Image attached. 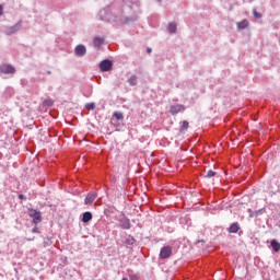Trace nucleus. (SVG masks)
<instances>
[{"label": "nucleus", "instance_id": "f257e3e1", "mask_svg": "<svg viewBox=\"0 0 280 280\" xmlns=\"http://www.w3.org/2000/svg\"><path fill=\"white\" fill-rule=\"evenodd\" d=\"M0 73H3L4 75H14V73H16V68L12 65L2 63L0 65Z\"/></svg>", "mask_w": 280, "mask_h": 280}, {"label": "nucleus", "instance_id": "f03ea898", "mask_svg": "<svg viewBox=\"0 0 280 280\" xmlns=\"http://www.w3.org/2000/svg\"><path fill=\"white\" fill-rule=\"evenodd\" d=\"M30 211V218H32L33 224H35V226L37 224H40V222H43V214L40 213V211L36 209H31Z\"/></svg>", "mask_w": 280, "mask_h": 280}, {"label": "nucleus", "instance_id": "7ed1b4c3", "mask_svg": "<svg viewBox=\"0 0 280 280\" xmlns=\"http://www.w3.org/2000/svg\"><path fill=\"white\" fill-rule=\"evenodd\" d=\"M120 229H124V231H130L132 229V224L130 223V219L126 217V214H122L121 218L118 220Z\"/></svg>", "mask_w": 280, "mask_h": 280}, {"label": "nucleus", "instance_id": "20e7f679", "mask_svg": "<svg viewBox=\"0 0 280 280\" xmlns=\"http://www.w3.org/2000/svg\"><path fill=\"white\" fill-rule=\"evenodd\" d=\"M172 257V246H163L160 250V259H170Z\"/></svg>", "mask_w": 280, "mask_h": 280}, {"label": "nucleus", "instance_id": "39448f33", "mask_svg": "<svg viewBox=\"0 0 280 280\" xmlns=\"http://www.w3.org/2000/svg\"><path fill=\"white\" fill-rule=\"evenodd\" d=\"M122 244H125L127 247L132 248L137 244V240H135V236L130 234H126L122 237Z\"/></svg>", "mask_w": 280, "mask_h": 280}, {"label": "nucleus", "instance_id": "423d86ee", "mask_svg": "<svg viewBox=\"0 0 280 280\" xmlns=\"http://www.w3.org/2000/svg\"><path fill=\"white\" fill-rule=\"evenodd\" d=\"M23 27V22L19 21L16 24L9 26L5 31L7 36H12V34H16L19 30Z\"/></svg>", "mask_w": 280, "mask_h": 280}, {"label": "nucleus", "instance_id": "0eeeda50", "mask_svg": "<svg viewBox=\"0 0 280 280\" xmlns=\"http://www.w3.org/2000/svg\"><path fill=\"white\" fill-rule=\"evenodd\" d=\"M100 70L103 72L113 71V61L109 59L102 60L100 62Z\"/></svg>", "mask_w": 280, "mask_h": 280}, {"label": "nucleus", "instance_id": "6e6552de", "mask_svg": "<svg viewBox=\"0 0 280 280\" xmlns=\"http://www.w3.org/2000/svg\"><path fill=\"white\" fill-rule=\"evenodd\" d=\"M74 56H78V58H83V56H86V46L79 44L74 48Z\"/></svg>", "mask_w": 280, "mask_h": 280}, {"label": "nucleus", "instance_id": "1a4fd4ad", "mask_svg": "<svg viewBox=\"0 0 280 280\" xmlns=\"http://www.w3.org/2000/svg\"><path fill=\"white\" fill-rule=\"evenodd\" d=\"M171 115L175 116L178 115V113H185V105L175 104L170 107Z\"/></svg>", "mask_w": 280, "mask_h": 280}, {"label": "nucleus", "instance_id": "9d476101", "mask_svg": "<svg viewBox=\"0 0 280 280\" xmlns=\"http://www.w3.org/2000/svg\"><path fill=\"white\" fill-rule=\"evenodd\" d=\"M96 199H97V192L91 191L86 195V197L84 199V203L85 205H93V202H95Z\"/></svg>", "mask_w": 280, "mask_h": 280}, {"label": "nucleus", "instance_id": "9b49d317", "mask_svg": "<svg viewBox=\"0 0 280 280\" xmlns=\"http://www.w3.org/2000/svg\"><path fill=\"white\" fill-rule=\"evenodd\" d=\"M116 21H118L119 23H125V25H128V23H135V21H137V16L124 18L120 15Z\"/></svg>", "mask_w": 280, "mask_h": 280}, {"label": "nucleus", "instance_id": "f8f14e48", "mask_svg": "<svg viewBox=\"0 0 280 280\" xmlns=\"http://www.w3.org/2000/svg\"><path fill=\"white\" fill-rule=\"evenodd\" d=\"M127 82L129 83V86H137V84H139V77H137V74H132L127 79Z\"/></svg>", "mask_w": 280, "mask_h": 280}, {"label": "nucleus", "instance_id": "ddd939ff", "mask_svg": "<svg viewBox=\"0 0 280 280\" xmlns=\"http://www.w3.org/2000/svg\"><path fill=\"white\" fill-rule=\"evenodd\" d=\"M91 220H93V213L91 211H85L83 213L81 221L83 222V224H86V223L91 222Z\"/></svg>", "mask_w": 280, "mask_h": 280}, {"label": "nucleus", "instance_id": "4468645a", "mask_svg": "<svg viewBox=\"0 0 280 280\" xmlns=\"http://www.w3.org/2000/svg\"><path fill=\"white\" fill-rule=\"evenodd\" d=\"M240 231V223L234 222L228 228V232L230 233H237Z\"/></svg>", "mask_w": 280, "mask_h": 280}, {"label": "nucleus", "instance_id": "2eb2a0df", "mask_svg": "<svg viewBox=\"0 0 280 280\" xmlns=\"http://www.w3.org/2000/svg\"><path fill=\"white\" fill-rule=\"evenodd\" d=\"M270 246L275 253H279L280 250V243L277 240H271Z\"/></svg>", "mask_w": 280, "mask_h": 280}, {"label": "nucleus", "instance_id": "dca6fc26", "mask_svg": "<svg viewBox=\"0 0 280 280\" xmlns=\"http://www.w3.org/2000/svg\"><path fill=\"white\" fill-rule=\"evenodd\" d=\"M93 45L94 47H96L97 49H100V47H102V45H104V38L102 37H95L93 39Z\"/></svg>", "mask_w": 280, "mask_h": 280}, {"label": "nucleus", "instance_id": "f3484780", "mask_svg": "<svg viewBox=\"0 0 280 280\" xmlns=\"http://www.w3.org/2000/svg\"><path fill=\"white\" fill-rule=\"evenodd\" d=\"M247 27H248V21L247 20H243V21L237 23V28L238 30H246Z\"/></svg>", "mask_w": 280, "mask_h": 280}, {"label": "nucleus", "instance_id": "a211bd4d", "mask_svg": "<svg viewBox=\"0 0 280 280\" xmlns=\"http://www.w3.org/2000/svg\"><path fill=\"white\" fill-rule=\"evenodd\" d=\"M113 117L117 119V121H124V113L121 112H114Z\"/></svg>", "mask_w": 280, "mask_h": 280}, {"label": "nucleus", "instance_id": "6ab92c4d", "mask_svg": "<svg viewBox=\"0 0 280 280\" xmlns=\"http://www.w3.org/2000/svg\"><path fill=\"white\" fill-rule=\"evenodd\" d=\"M167 30H168L170 34H176V30H177L176 24L170 23Z\"/></svg>", "mask_w": 280, "mask_h": 280}, {"label": "nucleus", "instance_id": "aec40b11", "mask_svg": "<svg viewBox=\"0 0 280 280\" xmlns=\"http://www.w3.org/2000/svg\"><path fill=\"white\" fill-rule=\"evenodd\" d=\"M188 128H189V121L184 120L182 122L180 132H185L186 130H188Z\"/></svg>", "mask_w": 280, "mask_h": 280}, {"label": "nucleus", "instance_id": "412c9836", "mask_svg": "<svg viewBox=\"0 0 280 280\" xmlns=\"http://www.w3.org/2000/svg\"><path fill=\"white\" fill-rule=\"evenodd\" d=\"M73 270L71 269H65V275H66V279H71V277H73Z\"/></svg>", "mask_w": 280, "mask_h": 280}, {"label": "nucleus", "instance_id": "4be33fe9", "mask_svg": "<svg viewBox=\"0 0 280 280\" xmlns=\"http://www.w3.org/2000/svg\"><path fill=\"white\" fill-rule=\"evenodd\" d=\"M44 247L45 248H47L48 246H51V244H54V242L51 241V238H49V237H46L45 240H44Z\"/></svg>", "mask_w": 280, "mask_h": 280}, {"label": "nucleus", "instance_id": "5701e85b", "mask_svg": "<svg viewBox=\"0 0 280 280\" xmlns=\"http://www.w3.org/2000/svg\"><path fill=\"white\" fill-rule=\"evenodd\" d=\"M129 280H139V276H137V273H135L133 271H131L129 273Z\"/></svg>", "mask_w": 280, "mask_h": 280}, {"label": "nucleus", "instance_id": "b1692460", "mask_svg": "<svg viewBox=\"0 0 280 280\" xmlns=\"http://www.w3.org/2000/svg\"><path fill=\"white\" fill-rule=\"evenodd\" d=\"M85 108H88L89 110H95V103H88L85 105Z\"/></svg>", "mask_w": 280, "mask_h": 280}, {"label": "nucleus", "instance_id": "393cba45", "mask_svg": "<svg viewBox=\"0 0 280 280\" xmlns=\"http://www.w3.org/2000/svg\"><path fill=\"white\" fill-rule=\"evenodd\" d=\"M213 176H215V172L210 170V171L207 172L206 178H213Z\"/></svg>", "mask_w": 280, "mask_h": 280}, {"label": "nucleus", "instance_id": "a878e982", "mask_svg": "<svg viewBox=\"0 0 280 280\" xmlns=\"http://www.w3.org/2000/svg\"><path fill=\"white\" fill-rule=\"evenodd\" d=\"M44 106H54V101H51V100H45L44 101Z\"/></svg>", "mask_w": 280, "mask_h": 280}, {"label": "nucleus", "instance_id": "bb28decb", "mask_svg": "<svg viewBox=\"0 0 280 280\" xmlns=\"http://www.w3.org/2000/svg\"><path fill=\"white\" fill-rule=\"evenodd\" d=\"M253 14H254L255 19H261V13L257 12V9L253 10Z\"/></svg>", "mask_w": 280, "mask_h": 280}, {"label": "nucleus", "instance_id": "cd10ccee", "mask_svg": "<svg viewBox=\"0 0 280 280\" xmlns=\"http://www.w3.org/2000/svg\"><path fill=\"white\" fill-rule=\"evenodd\" d=\"M18 198L19 200H27V197H25L23 194L18 195Z\"/></svg>", "mask_w": 280, "mask_h": 280}, {"label": "nucleus", "instance_id": "c85d7f7f", "mask_svg": "<svg viewBox=\"0 0 280 280\" xmlns=\"http://www.w3.org/2000/svg\"><path fill=\"white\" fill-rule=\"evenodd\" d=\"M32 233H40V231H38V226H34L33 229H32Z\"/></svg>", "mask_w": 280, "mask_h": 280}, {"label": "nucleus", "instance_id": "c756f323", "mask_svg": "<svg viewBox=\"0 0 280 280\" xmlns=\"http://www.w3.org/2000/svg\"><path fill=\"white\" fill-rule=\"evenodd\" d=\"M0 16H3V7L0 5Z\"/></svg>", "mask_w": 280, "mask_h": 280}, {"label": "nucleus", "instance_id": "7c9ffc66", "mask_svg": "<svg viewBox=\"0 0 280 280\" xmlns=\"http://www.w3.org/2000/svg\"><path fill=\"white\" fill-rule=\"evenodd\" d=\"M147 54H152V48L148 47L147 48Z\"/></svg>", "mask_w": 280, "mask_h": 280}, {"label": "nucleus", "instance_id": "2f4dec72", "mask_svg": "<svg viewBox=\"0 0 280 280\" xmlns=\"http://www.w3.org/2000/svg\"><path fill=\"white\" fill-rule=\"evenodd\" d=\"M259 213H264V209L258 210L257 215H259Z\"/></svg>", "mask_w": 280, "mask_h": 280}, {"label": "nucleus", "instance_id": "473e14b6", "mask_svg": "<svg viewBox=\"0 0 280 280\" xmlns=\"http://www.w3.org/2000/svg\"><path fill=\"white\" fill-rule=\"evenodd\" d=\"M47 75H51V70L46 71Z\"/></svg>", "mask_w": 280, "mask_h": 280}, {"label": "nucleus", "instance_id": "72a5a7b5", "mask_svg": "<svg viewBox=\"0 0 280 280\" xmlns=\"http://www.w3.org/2000/svg\"><path fill=\"white\" fill-rule=\"evenodd\" d=\"M121 280H128V278H122Z\"/></svg>", "mask_w": 280, "mask_h": 280}, {"label": "nucleus", "instance_id": "f704fd0d", "mask_svg": "<svg viewBox=\"0 0 280 280\" xmlns=\"http://www.w3.org/2000/svg\"><path fill=\"white\" fill-rule=\"evenodd\" d=\"M159 2H161L162 0H158Z\"/></svg>", "mask_w": 280, "mask_h": 280}, {"label": "nucleus", "instance_id": "c9c22d12", "mask_svg": "<svg viewBox=\"0 0 280 280\" xmlns=\"http://www.w3.org/2000/svg\"><path fill=\"white\" fill-rule=\"evenodd\" d=\"M9 91H12V89H9Z\"/></svg>", "mask_w": 280, "mask_h": 280}]
</instances>
